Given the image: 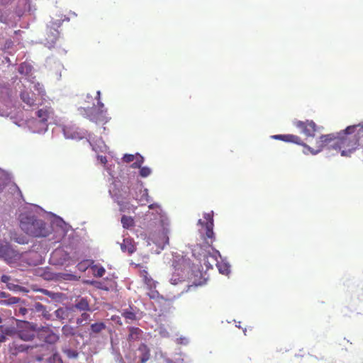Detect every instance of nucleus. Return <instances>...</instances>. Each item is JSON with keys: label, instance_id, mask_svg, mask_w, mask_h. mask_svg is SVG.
I'll use <instances>...</instances> for the list:
<instances>
[{"label": "nucleus", "instance_id": "nucleus-31", "mask_svg": "<svg viewBox=\"0 0 363 363\" xmlns=\"http://www.w3.org/2000/svg\"><path fill=\"white\" fill-rule=\"evenodd\" d=\"M136 158V155L125 154L123 157V161L126 163L131 162Z\"/></svg>", "mask_w": 363, "mask_h": 363}, {"label": "nucleus", "instance_id": "nucleus-23", "mask_svg": "<svg viewBox=\"0 0 363 363\" xmlns=\"http://www.w3.org/2000/svg\"><path fill=\"white\" fill-rule=\"evenodd\" d=\"M87 311H84L82 313L81 316L77 318L76 323L79 325H84L88 324V323L91 320V316Z\"/></svg>", "mask_w": 363, "mask_h": 363}, {"label": "nucleus", "instance_id": "nucleus-14", "mask_svg": "<svg viewBox=\"0 0 363 363\" xmlns=\"http://www.w3.org/2000/svg\"><path fill=\"white\" fill-rule=\"evenodd\" d=\"M35 312L40 313L43 318H45L46 320H50L52 316L50 312L47 310L46 307L39 302L35 303L30 308L31 315L32 313Z\"/></svg>", "mask_w": 363, "mask_h": 363}, {"label": "nucleus", "instance_id": "nucleus-5", "mask_svg": "<svg viewBox=\"0 0 363 363\" xmlns=\"http://www.w3.org/2000/svg\"><path fill=\"white\" fill-rule=\"evenodd\" d=\"M16 322L18 337L21 340L26 342L33 340L38 330L37 324L18 319H16Z\"/></svg>", "mask_w": 363, "mask_h": 363}, {"label": "nucleus", "instance_id": "nucleus-32", "mask_svg": "<svg viewBox=\"0 0 363 363\" xmlns=\"http://www.w3.org/2000/svg\"><path fill=\"white\" fill-rule=\"evenodd\" d=\"M11 280V277L10 276H8V275H2L1 277V281L3 282V283H6V285L8 284V283H10L9 281Z\"/></svg>", "mask_w": 363, "mask_h": 363}, {"label": "nucleus", "instance_id": "nucleus-35", "mask_svg": "<svg viewBox=\"0 0 363 363\" xmlns=\"http://www.w3.org/2000/svg\"><path fill=\"white\" fill-rule=\"evenodd\" d=\"M158 294H159L157 291H151V293L148 294V296H149L150 298L154 299L158 296Z\"/></svg>", "mask_w": 363, "mask_h": 363}, {"label": "nucleus", "instance_id": "nucleus-21", "mask_svg": "<svg viewBox=\"0 0 363 363\" xmlns=\"http://www.w3.org/2000/svg\"><path fill=\"white\" fill-rule=\"evenodd\" d=\"M21 99L29 106H33L35 105V99L30 96V94L27 91H22L21 93Z\"/></svg>", "mask_w": 363, "mask_h": 363}, {"label": "nucleus", "instance_id": "nucleus-38", "mask_svg": "<svg viewBox=\"0 0 363 363\" xmlns=\"http://www.w3.org/2000/svg\"><path fill=\"white\" fill-rule=\"evenodd\" d=\"M6 337L2 332L1 333H0V344L6 342Z\"/></svg>", "mask_w": 363, "mask_h": 363}, {"label": "nucleus", "instance_id": "nucleus-4", "mask_svg": "<svg viewBox=\"0 0 363 363\" xmlns=\"http://www.w3.org/2000/svg\"><path fill=\"white\" fill-rule=\"evenodd\" d=\"M100 91H96V98L98 99L97 106L92 107H81L78 109L79 114L82 116L87 118L92 122H106V109L103 103L99 101Z\"/></svg>", "mask_w": 363, "mask_h": 363}, {"label": "nucleus", "instance_id": "nucleus-24", "mask_svg": "<svg viewBox=\"0 0 363 363\" xmlns=\"http://www.w3.org/2000/svg\"><path fill=\"white\" fill-rule=\"evenodd\" d=\"M121 223L124 228H129L134 225V220L130 216H123L121 218Z\"/></svg>", "mask_w": 363, "mask_h": 363}, {"label": "nucleus", "instance_id": "nucleus-3", "mask_svg": "<svg viewBox=\"0 0 363 363\" xmlns=\"http://www.w3.org/2000/svg\"><path fill=\"white\" fill-rule=\"evenodd\" d=\"M20 227L27 235L33 237H47L51 233L50 227L33 215L21 216Z\"/></svg>", "mask_w": 363, "mask_h": 363}, {"label": "nucleus", "instance_id": "nucleus-9", "mask_svg": "<svg viewBox=\"0 0 363 363\" xmlns=\"http://www.w3.org/2000/svg\"><path fill=\"white\" fill-rule=\"evenodd\" d=\"M0 305L1 306H11L20 303H24L20 298L16 296H11L9 294L0 291Z\"/></svg>", "mask_w": 363, "mask_h": 363}, {"label": "nucleus", "instance_id": "nucleus-7", "mask_svg": "<svg viewBox=\"0 0 363 363\" xmlns=\"http://www.w3.org/2000/svg\"><path fill=\"white\" fill-rule=\"evenodd\" d=\"M294 125L307 137H314L317 131V125L313 121H297L294 122Z\"/></svg>", "mask_w": 363, "mask_h": 363}, {"label": "nucleus", "instance_id": "nucleus-12", "mask_svg": "<svg viewBox=\"0 0 363 363\" xmlns=\"http://www.w3.org/2000/svg\"><path fill=\"white\" fill-rule=\"evenodd\" d=\"M138 352L139 353L138 358L140 363H145L150 358V350L145 343H141L138 348Z\"/></svg>", "mask_w": 363, "mask_h": 363}, {"label": "nucleus", "instance_id": "nucleus-20", "mask_svg": "<svg viewBox=\"0 0 363 363\" xmlns=\"http://www.w3.org/2000/svg\"><path fill=\"white\" fill-rule=\"evenodd\" d=\"M140 276L143 278V281L150 289L155 288L156 284L155 281L150 277H148V272L146 270L140 272Z\"/></svg>", "mask_w": 363, "mask_h": 363}, {"label": "nucleus", "instance_id": "nucleus-11", "mask_svg": "<svg viewBox=\"0 0 363 363\" xmlns=\"http://www.w3.org/2000/svg\"><path fill=\"white\" fill-rule=\"evenodd\" d=\"M67 257L68 255L61 249L55 250L51 255V259L55 264H64Z\"/></svg>", "mask_w": 363, "mask_h": 363}, {"label": "nucleus", "instance_id": "nucleus-27", "mask_svg": "<svg viewBox=\"0 0 363 363\" xmlns=\"http://www.w3.org/2000/svg\"><path fill=\"white\" fill-rule=\"evenodd\" d=\"M106 270L103 267H95L94 269V276L96 277H102L105 274Z\"/></svg>", "mask_w": 363, "mask_h": 363}, {"label": "nucleus", "instance_id": "nucleus-37", "mask_svg": "<svg viewBox=\"0 0 363 363\" xmlns=\"http://www.w3.org/2000/svg\"><path fill=\"white\" fill-rule=\"evenodd\" d=\"M47 338H49L50 341L55 342L57 340V337L55 334H50Z\"/></svg>", "mask_w": 363, "mask_h": 363}, {"label": "nucleus", "instance_id": "nucleus-26", "mask_svg": "<svg viewBox=\"0 0 363 363\" xmlns=\"http://www.w3.org/2000/svg\"><path fill=\"white\" fill-rule=\"evenodd\" d=\"M135 161L133 163L131 167L133 168H140L142 164L144 162L143 157L140 155L136 154V158L135 159Z\"/></svg>", "mask_w": 363, "mask_h": 363}, {"label": "nucleus", "instance_id": "nucleus-41", "mask_svg": "<svg viewBox=\"0 0 363 363\" xmlns=\"http://www.w3.org/2000/svg\"><path fill=\"white\" fill-rule=\"evenodd\" d=\"M2 321H3V319H2V318L0 316V324L2 323Z\"/></svg>", "mask_w": 363, "mask_h": 363}, {"label": "nucleus", "instance_id": "nucleus-1", "mask_svg": "<svg viewBox=\"0 0 363 363\" xmlns=\"http://www.w3.org/2000/svg\"><path fill=\"white\" fill-rule=\"evenodd\" d=\"M359 125H350L342 132L330 133L327 135H322L318 140H316V149L304 143L301 138L295 135L286 134V135H275L272 138L276 140H282L286 143H292L303 146L305 150L303 152L308 154V152L312 155H316L320 152L324 146L331 143V146L335 150H338L341 152V155L343 157H350L351 154L354 152L359 146V138L363 130H359L357 132V128Z\"/></svg>", "mask_w": 363, "mask_h": 363}, {"label": "nucleus", "instance_id": "nucleus-13", "mask_svg": "<svg viewBox=\"0 0 363 363\" xmlns=\"http://www.w3.org/2000/svg\"><path fill=\"white\" fill-rule=\"evenodd\" d=\"M128 335L127 337V340L129 342L138 341L142 337V335L143 334V331L138 328V327H128Z\"/></svg>", "mask_w": 363, "mask_h": 363}, {"label": "nucleus", "instance_id": "nucleus-8", "mask_svg": "<svg viewBox=\"0 0 363 363\" xmlns=\"http://www.w3.org/2000/svg\"><path fill=\"white\" fill-rule=\"evenodd\" d=\"M218 255H219V252L214 248H211V251L209 252V255L201 260V263L206 267V269H211L213 265H218Z\"/></svg>", "mask_w": 363, "mask_h": 363}, {"label": "nucleus", "instance_id": "nucleus-36", "mask_svg": "<svg viewBox=\"0 0 363 363\" xmlns=\"http://www.w3.org/2000/svg\"><path fill=\"white\" fill-rule=\"evenodd\" d=\"M219 267V271L222 273V274H228V272H229V268L228 266H225L224 268H220V266H218Z\"/></svg>", "mask_w": 363, "mask_h": 363}, {"label": "nucleus", "instance_id": "nucleus-19", "mask_svg": "<svg viewBox=\"0 0 363 363\" xmlns=\"http://www.w3.org/2000/svg\"><path fill=\"white\" fill-rule=\"evenodd\" d=\"M121 248L123 252H128L129 254H132L135 251V246L128 239L123 240V242L121 245Z\"/></svg>", "mask_w": 363, "mask_h": 363}, {"label": "nucleus", "instance_id": "nucleus-2", "mask_svg": "<svg viewBox=\"0 0 363 363\" xmlns=\"http://www.w3.org/2000/svg\"><path fill=\"white\" fill-rule=\"evenodd\" d=\"M204 220L199 219L198 224L202 228L201 230V236L204 240L203 245H196L194 246L192 253L195 258L199 260L201 264L203 260L211 251L212 245L215 240V235L213 233V213H206L203 214Z\"/></svg>", "mask_w": 363, "mask_h": 363}, {"label": "nucleus", "instance_id": "nucleus-25", "mask_svg": "<svg viewBox=\"0 0 363 363\" xmlns=\"http://www.w3.org/2000/svg\"><path fill=\"white\" fill-rule=\"evenodd\" d=\"M0 330L5 335L12 336L15 334H17V328L16 329L13 327L4 328L3 325H0Z\"/></svg>", "mask_w": 363, "mask_h": 363}, {"label": "nucleus", "instance_id": "nucleus-30", "mask_svg": "<svg viewBox=\"0 0 363 363\" xmlns=\"http://www.w3.org/2000/svg\"><path fill=\"white\" fill-rule=\"evenodd\" d=\"M62 330L63 334L67 336L73 335L74 334V329L72 328V327H71L69 325H64L62 327Z\"/></svg>", "mask_w": 363, "mask_h": 363}, {"label": "nucleus", "instance_id": "nucleus-28", "mask_svg": "<svg viewBox=\"0 0 363 363\" xmlns=\"http://www.w3.org/2000/svg\"><path fill=\"white\" fill-rule=\"evenodd\" d=\"M40 291L43 294L49 296L50 298H51L52 299H57V298H58L60 297L59 294L50 291H48L47 289H40Z\"/></svg>", "mask_w": 363, "mask_h": 363}, {"label": "nucleus", "instance_id": "nucleus-22", "mask_svg": "<svg viewBox=\"0 0 363 363\" xmlns=\"http://www.w3.org/2000/svg\"><path fill=\"white\" fill-rule=\"evenodd\" d=\"M106 325L103 322L95 323L91 325L90 330L91 333L98 334L106 329Z\"/></svg>", "mask_w": 363, "mask_h": 363}, {"label": "nucleus", "instance_id": "nucleus-6", "mask_svg": "<svg viewBox=\"0 0 363 363\" xmlns=\"http://www.w3.org/2000/svg\"><path fill=\"white\" fill-rule=\"evenodd\" d=\"M38 345H28L22 344L18 341H13L9 345L10 356L16 357L21 353H28L29 350L36 348Z\"/></svg>", "mask_w": 363, "mask_h": 363}, {"label": "nucleus", "instance_id": "nucleus-39", "mask_svg": "<svg viewBox=\"0 0 363 363\" xmlns=\"http://www.w3.org/2000/svg\"><path fill=\"white\" fill-rule=\"evenodd\" d=\"M43 357H40V356H38V357H35V359H36L37 361H38V362L42 361V360H43Z\"/></svg>", "mask_w": 363, "mask_h": 363}, {"label": "nucleus", "instance_id": "nucleus-18", "mask_svg": "<svg viewBox=\"0 0 363 363\" xmlns=\"http://www.w3.org/2000/svg\"><path fill=\"white\" fill-rule=\"evenodd\" d=\"M122 316L126 320V323H128V320L133 321L137 320L135 309L131 306L123 311Z\"/></svg>", "mask_w": 363, "mask_h": 363}, {"label": "nucleus", "instance_id": "nucleus-29", "mask_svg": "<svg viewBox=\"0 0 363 363\" xmlns=\"http://www.w3.org/2000/svg\"><path fill=\"white\" fill-rule=\"evenodd\" d=\"M151 169L147 167H143L140 168V175L142 177H147L151 174Z\"/></svg>", "mask_w": 363, "mask_h": 363}, {"label": "nucleus", "instance_id": "nucleus-17", "mask_svg": "<svg viewBox=\"0 0 363 363\" xmlns=\"http://www.w3.org/2000/svg\"><path fill=\"white\" fill-rule=\"evenodd\" d=\"M52 113V110L50 107H45L39 109L37 111V116L40 119V121L42 123L47 122L50 116Z\"/></svg>", "mask_w": 363, "mask_h": 363}, {"label": "nucleus", "instance_id": "nucleus-40", "mask_svg": "<svg viewBox=\"0 0 363 363\" xmlns=\"http://www.w3.org/2000/svg\"><path fill=\"white\" fill-rule=\"evenodd\" d=\"M154 208V204H151L149 206L150 209H152Z\"/></svg>", "mask_w": 363, "mask_h": 363}, {"label": "nucleus", "instance_id": "nucleus-15", "mask_svg": "<svg viewBox=\"0 0 363 363\" xmlns=\"http://www.w3.org/2000/svg\"><path fill=\"white\" fill-rule=\"evenodd\" d=\"M14 307V315L18 317H23L26 318H32V315H30V308H27L25 306L22 304H15Z\"/></svg>", "mask_w": 363, "mask_h": 363}, {"label": "nucleus", "instance_id": "nucleus-33", "mask_svg": "<svg viewBox=\"0 0 363 363\" xmlns=\"http://www.w3.org/2000/svg\"><path fill=\"white\" fill-rule=\"evenodd\" d=\"M6 286L9 290H12V291H15L16 289H17L19 287L18 285H16L12 283H8Z\"/></svg>", "mask_w": 363, "mask_h": 363}, {"label": "nucleus", "instance_id": "nucleus-10", "mask_svg": "<svg viewBox=\"0 0 363 363\" xmlns=\"http://www.w3.org/2000/svg\"><path fill=\"white\" fill-rule=\"evenodd\" d=\"M150 239L153 243L163 249L165 245L169 244L168 230L163 228L159 234V238H151Z\"/></svg>", "mask_w": 363, "mask_h": 363}, {"label": "nucleus", "instance_id": "nucleus-16", "mask_svg": "<svg viewBox=\"0 0 363 363\" xmlns=\"http://www.w3.org/2000/svg\"><path fill=\"white\" fill-rule=\"evenodd\" d=\"M73 307L79 311H91L89 303L86 298H80L76 300Z\"/></svg>", "mask_w": 363, "mask_h": 363}, {"label": "nucleus", "instance_id": "nucleus-34", "mask_svg": "<svg viewBox=\"0 0 363 363\" xmlns=\"http://www.w3.org/2000/svg\"><path fill=\"white\" fill-rule=\"evenodd\" d=\"M98 160L100 161V162L101 164H103L104 165L107 163V159H106V156L99 155L98 156Z\"/></svg>", "mask_w": 363, "mask_h": 363}]
</instances>
